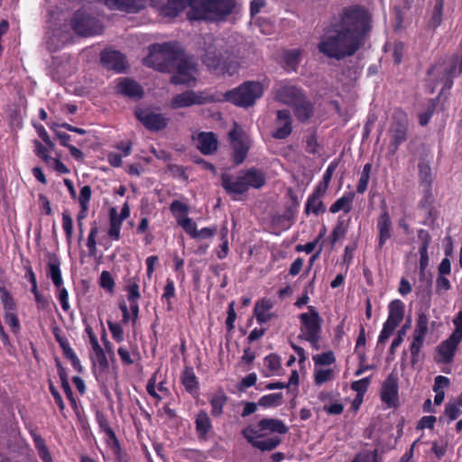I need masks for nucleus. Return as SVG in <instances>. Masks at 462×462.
<instances>
[{"mask_svg": "<svg viewBox=\"0 0 462 462\" xmlns=\"http://www.w3.org/2000/svg\"><path fill=\"white\" fill-rule=\"evenodd\" d=\"M313 360L317 365H329L335 363L336 358L334 353L332 351H328L314 356Z\"/></svg>", "mask_w": 462, "mask_h": 462, "instance_id": "nucleus-47", "label": "nucleus"}, {"mask_svg": "<svg viewBox=\"0 0 462 462\" xmlns=\"http://www.w3.org/2000/svg\"><path fill=\"white\" fill-rule=\"evenodd\" d=\"M453 324L455 329L451 335L438 346V352L446 364L453 361L457 346L462 341V311H459L454 318Z\"/></svg>", "mask_w": 462, "mask_h": 462, "instance_id": "nucleus-6", "label": "nucleus"}, {"mask_svg": "<svg viewBox=\"0 0 462 462\" xmlns=\"http://www.w3.org/2000/svg\"><path fill=\"white\" fill-rule=\"evenodd\" d=\"M462 407V393L459 394L455 400L449 401L445 405L444 414L448 417L449 421L457 420L461 414Z\"/></svg>", "mask_w": 462, "mask_h": 462, "instance_id": "nucleus-29", "label": "nucleus"}, {"mask_svg": "<svg viewBox=\"0 0 462 462\" xmlns=\"http://www.w3.org/2000/svg\"><path fill=\"white\" fill-rule=\"evenodd\" d=\"M300 51L299 50H291L285 54V62L290 67H295L299 64Z\"/></svg>", "mask_w": 462, "mask_h": 462, "instance_id": "nucleus-58", "label": "nucleus"}, {"mask_svg": "<svg viewBox=\"0 0 462 462\" xmlns=\"http://www.w3.org/2000/svg\"><path fill=\"white\" fill-rule=\"evenodd\" d=\"M71 27L74 32L81 36H92L102 32L99 22L87 12L79 10L71 19Z\"/></svg>", "mask_w": 462, "mask_h": 462, "instance_id": "nucleus-8", "label": "nucleus"}, {"mask_svg": "<svg viewBox=\"0 0 462 462\" xmlns=\"http://www.w3.org/2000/svg\"><path fill=\"white\" fill-rule=\"evenodd\" d=\"M146 66L171 74L170 82L172 85H197L199 64L194 57L186 54L176 42L150 45Z\"/></svg>", "mask_w": 462, "mask_h": 462, "instance_id": "nucleus-2", "label": "nucleus"}, {"mask_svg": "<svg viewBox=\"0 0 462 462\" xmlns=\"http://www.w3.org/2000/svg\"><path fill=\"white\" fill-rule=\"evenodd\" d=\"M32 439L38 455L42 462H54L43 439L37 433H32Z\"/></svg>", "mask_w": 462, "mask_h": 462, "instance_id": "nucleus-32", "label": "nucleus"}, {"mask_svg": "<svg viewBox=\"0 0 462 462\" xmlns=\"http://www.w3.org/2000/svg\"><path fill=\"white\" fill-rule=\"evenodd\" d=\"M256 381H257L256 374L251 373L241 380L237 388L240 392H244L245 389L254 385Z\"/></svg>", "mask_w": 462, "mask_h": 462, "instance_id": "nucleus-56", "label": "nucleus"}, {"mask_svg": "<svg viewBox=\"0 0 462 462\" xmlns=\"http://www.w3.org/2000/svg\"><path fill=\"white\" fill-rule=\"evenodd\" d=\"M332 375V370L331 369H319L316 370L314 374V380L316 384L320 385L328 380H330Z\"/></svg>", "mask_w": 462, "mask_h": 462, "instance_id": "nucleus-54", "label": "nucleus"}, {"mask_svg": "<svg viewBox=\"0 0 462 462\" xmlns=\"http://www.w3.org/2000/svg\"><path fill=\"white\" fill-rule=\"evenodd\" d=\"M370 380L369 377L363 378L358 381H355L351 384V389L356 391L358 394L363 395L368 388Z\"/></svg>", "mask_w": 462, "mask_h": 462, "instance_id": "nucleus-57", "label": "nucleus"}, {"mask_svg": "<svg viewBox=\"0 0 462 462\" xmlns=\"http://www.w3.org/2000/svg\"><path fill=\"white\" fill-rule=\"evenodd\" d=\"M276 129L272 133L274 139H286L292 132V118L290 110L282 109L276 113Z\"/></svg>", "mask_w": 462, "mask_h": 462, "instance_id": "nucleus-15", "label": "nucleus"}, {"mask_svg": "<svg viewBox=\"0 0 462 462\" xmlns=\"http://www.w3.org/2000/svg\"><path fill=\"white\" fill-rule=\"evenodd\" d=\"M451 288L450 282L445 275L439 274L436 281V291L441 293L443 291H448Z\"/></svg>", "mask_w": 462, "mask_h": 462, "instance_id": "nucleus-60", "label": "nucleus"}, {"mask_svg": "<svg viewBox=\"0 0 462 462\" xmlns=\"http://www.w3.org/2000/svg\"><path fill=\"white\" fill-rule=\"evenodd\" d=\"M152 7L158 9L160 15L175 18L189 6L187 13L189 21H220L230 14L235 7V0H167L157 5L154 0H147Z\"/></svg>", "mask_w": 462, "mask_h": 462, "instance_id": "nucleus-3", "label": "nucleus"}, {"mask_svg": "<svg viewBox=\"0 0 462 462\" xmlns=\"http://www.w3.org/2000/svg\"><path fill=\"white\" fill-rule=\"evenodd\" d=\"M226 397L225 395H217L214 396L211 400L212 406V414L216 417H218L223 412V407L226 404Z\"/></svg>", "mask_w": 462, "mask_h": 462, "instance_id": "nucleus-46", "label": "nucleus"}, {"mask_svg": "<svg viewBox=\"0 0 462 462\" xmlns=\"http://www.w3.org/2000/svg\"><path fill=\"white\" fill-rule=\"evenodd\" d=\"M5 321L9 325L14 331L20 328L19 320L16 314L14 311H6L5 314Z\"/></svg>", "mask_w": 462, "mask_h": 462, "instance_id": "nucleus-63", "label": "nucleus"}, {"mask_svg": "<svg viewBox=\"0 0 462 462\" xmlns=\"http://www.w3.org/2000/svg\"><path fill=\"white\" fill-rule=\"evenodd\" d=\"M407 132L408 119L406 115L402 111L395 112L393 122L389 130L391 141L388 146V152L390 154H395L399 146L406 141Z\"/></svg>", "mask_w": 462, "mask_h": 462, "instance_id": "nucleus-7", "label": "nucleus"}, {"mask_svg": "<svg viewBox=\"0 0 462 462\" xmlns=\"http://www.w3.org/2000/svg\"><path fill=\"white\" fill-rule=\"evenodd\" d=\"M181 383L185 389L193 393L198 390V380L191 366H187L181 374Z\"/></svg>", "mask_w": 462, "mask_h": 462, "instance_id": "nucleus-31", "label": "nucleus"}, {"mask_svg": "<svg viewBox=\"0 0 462 462\" xmlns=\"http://www.w3.org/2000/svg\"><path fill=\"white\" fill-rule=\"evenodd\" d=\"M203 64L216 75L232 76L239 68L241 47L222 38L208 34L203 37Z\"/></svg>", "mask_w": 462, "mask_h": 462, "instance_id": "nucleus-4", "label": "nucleus"}, {"mask_svg": "<svg viewBox=\"0 0 462 462\" xmlns=\"http://www.w3.org/2000/svg\"><path fill=\"white\" fill-rule=\"evenodd\" d=\"M308 313H301L299 316L301 327L300 331L301 334L299 336V338H306L310 337V339L315 337L321 334V326H322V319L319 316L318 310L313 306H309Z\"/></svg>", "mask_w": 462, "mask_h": 462, "instance_id": "nucleus-9", "label": "nucleus"}, {"mask_svg": "<svg viewBox=\"0 0 462 462\" xmlns=\"http://www.w3.org/2000/svg\"><path fill=\"white\" fill-rule=\"evenodd\" d=\"M2 302L4 304V309L6 311H14L15 310V303L13 299V297L5 291L2 293Z\"/></svg>", "mask_w": 462, "mask_h": 462, "instance_id": "nucleus-64", "label": "nucleus"}, {"mask_svg": "<svg viewBox=\"0 0 462 462\" xmlns=\"http://www.w3.org/2000/svg\"><path fill=\"white\" fill-rule=\"evenodd\" d=\"M420 183L423 188H431L432 173L429 163L422 160L418 164Z\"/></svg>", "mask_w": 462, "mask_h": 462, "instance_id": "nucleus-34", "label": "nucleus"}, {"mask_svg": "<svg viewBox=\"0 0 462 462\" xmlns=\"http://www.w3.org/2000/svg\"><path fill=\"white\" fill-rule=\"evenodd\" d=\"M257 428L258 429L256 430H259V433L269 432L286 434L289 430V428L282 420L273 418H264L260 420L257 423Z\"/></svg>", "mask_w": 462, "mask_h": 462, "instance_id": "nucleus-21", "label": "nucleus"}, {"mask_svg": "<svg viewBox=\"0 0 462 462\" xmlns=\"http://www.w3.org/2000/svg\"><path fill=\"white\" fill-rule=\"evenodd\" d=\"M127 291L128 305L124 300L119 304L125 322H128L131 319L135 320L139 312V307L137 303V300L140 298L139 286L135 283L131 284L128 286Z\"/></svg>", "mask_w": 462, "mask_h": 462, "instance_id": "nucleus-11", "label": "nucleus"}, {"mask_svg": "<svg viewBox=\"0 0 462 462\" xmlns=\"http://www.w3.org/2000/svg\"><path fill=\"white\" fill-rule=\"evenodd\" d=\"M106 441L116 458L118 461L123 462L122 449L113 430H107V433H106Z\"/></svg>", "mask_w": 462, "mask_h": 462, "instance_id": "nucleus-35", "label": "nucleus"}, {"mask_svg": "<svg viewBox=\"0 0 462 462\" xmlns=\"http://www.w3.org/2000/svg\"><path fill=\"white\" fill-rule=\"evenodd\" d=\"M404 304L400 300H394L389 304V316L386 322L398 327L403 319Z\"/></svg>", "mask_w": 462, "mask_h": 462, "instance_id": "nucleus-27", "label": "nucleus"}, {"mask_svg": "<svg viewBox=\"0 0 462 462\" xmlns=\"http://www.w3.org/2000/svg\"><path fill=\"white\" fill-rule=\"evenodd\" d=\"M275 99L284 105L293 106L302 96L301 89L286 82H280L274 88Z\"/></svg>", "mask_w": 462, "mask_h": 462, "instance_id": "nucleus-12", "label": "nucleus"}, {"mask_svg": "<svg viewBox=\"0 0 462 462\" xmlns=\"http://www.w3.org/2000/svg\"><path fill=\"white\" fill-rule=\"evenodd\" d=\"M98 226L97 222H93L91 224L90 232L87 241V247L88 249V254L90 256H94L97 254V241L96 236L98 234Z\"/></svg>", "mask_w": 462, "mask_h": 462, "instance_id": "nucleus-42", "label": "nucleus"}, {"mask_svg": "<svg viewBox=\"0 0 462 462\" xmlns=\"http://www.w3.org/2000/svg\"><path fill=\"white\" fill-rule=\"evenodd\" d=\"M170 119L160 113H146V129L152 132H159L165 129Z\"/></svg>", "mask_w": 462, "mask_h": 462, "instance_id": "nucleus-26", "label": "nucleus"}, {"mask_svg": "<svg viewBox=\"0 0 462 462\" xmlns=\"http://www.w3.org/2000/svg\"><path fill=\"white\" fill-rule=\"evenodd\" d=\"M196 430L199 438H205L211 429V421L205 411H200L196 418Z\"/></svg>", "mask_w": 462, "mask_h": 462, "instance_id": "nucleus-33", "label": "nucleus"}, {"mask_svg": "<svg viewBox=\"0 0 462 462\" xmlns=\"http://www.w3.org/2000/svg\"><path fill=\"white\" fill-rule=\"evenodd\" d=\"M381 398L389 407L395 406L398 401V379L393 374L383 383Z\"/></svg>", "mask_w": 462, "mask_h": 462, "instance_id": "nucleus-18", "label": "nucleus"}, {"mask_svg": "<svg viewBox=\"0 0 462 462\" xmlns=\"http://www.w3.org/2000/svg\"><path fill=\"white\" fill-rule=\"evenodd\" d=\"M229 137L234 143V162L236 164H240L246 157L248 147L240 139L239 134L236 130L229 132Z\"/></svg>", "mask_w": 462, "mask_h": 462, "instance_id": "nucleus-25", "label": "nucleus"}, {"mask_svg": "<svg viewBox=\"0 0 462 462\" xmlns=\"http://www.w3.org/2000/svg\"><path fill=\"white\" fill-rule=\"evenodd\" d=\"M254 313L259 324L266 323L273 317V313H266L260 310V306H254Z\"/></svg>", "mask_w": 462, "mask_h": 462, "instance_id": "nucleus-59", "label": "nucleus"}, {"mask_svg": "<svg viewBox=\"0 0 462 462\" xmlns=\"http://www.w3.org/2000/svg\"><path fill=\"white\" fill-rule=\"evenodd\" d=\"M428 316L425 313L420 312L418 316L413 334V339H415V341H424L425 336L428 333Z\"/></svg>", "mask_w": 462, "mask_h": 462, "instance_id": "nucleus-36", "label": "nucleus"}, {"mask_svg": "<svg viewBox=\"0 0 462 462\" xmlns=\"http://www.w3.org/2000/svg\"><path fill=\"white\" fill-rule=\"evenodd\" d=\"M221 184L226 192L231 195L234 199H237V196L247 192L241 172L237 176L223 173L221 175Z\"/></svg>", "mask_w": 462, "mask_h": 462, "instance_id": "nucleus-14", "label": "nucleus"}, {"mask_svg": "<svg viewBox=\"0 0 462 462\" xmlns=\"http://www.w3.org/2000/svg\"><path fill=\"white\" fill-rule=\"evenodd\" d=\"M91 188L88 185H86L81 188L79 197V205H87L88 206L89 200L91 199Z\"/></svg>", "mask_w": 462, "mask_h": 462, "instance_id": "nucleus-62", "label": "nucleus"}, {"mask_svg": "<svg viewBox=\"0 0 462 462\" xmlns=\"http://www.w3.org/2000/svg\"><path fill=\"white\" fill-rule=\"evenodd\" d=\"M434 197L431 191V188H423V197L420 201L419 207L420 209H425L433 207Z\"/></svg>", "mask_w": 462, "mask_h": 462, "instance_id": "nucleus-49", "label": "nucleus"}, {"mask_svg": "<svg viewBox=\"0 0 462 462\" xmlns=\"http://www.w3.org/2000/svg\"><path fill=\"white\" fill-rule=\"evenodd\" d=\"M264 365L270 371L275 372L281 367V358L276 354H270L265 356Z\"/></svg>", "mask_w": 462, "mask_h": 462, "instance_id": "nucleus-50", "label": "nucleus"}, {"mask_svg": "<svg viewBox=\"0 0 462 462\" xmlns=\"http://www.w3.org/2000/svg\"><path fill=\"white\" fill-rule=\"evenodd\" d=\"M397 327L385 321L378 337V345L384 344Z\"/></svg>", "mask_w": 462, "mask_h": 462, "instance_id": "nucleus-55", "label": "nucleus"}, {"mask_svg": "<svg viewBox=\"0 0 462 462\" xmlns=\"http://www.w3.org/2000/svg\"><path fill=\"white\" fill-rule=\"evenodd\" d=\"M241 173L245 182L247 190L250 188L256 189H261L265 184V175L259 169L253 167L246 171H241Z\"/></svg>", "mask_w": 462, "mask_h": 462, "instance_id": "nucleus-22", "label": "nucleus"}, {"mask_svg": "<svg viewBox=\"0 0 462 462\" xmlns=\"http://www.w3.org/2000/svg\"><path fill=\"white\" fill-rule=\"evenodd\" d=\"M293 112L297 119L301 123H308L314 116V105L305 95L293 106Z\"/></svg>", "mask_w": 462, "mask_h": 462, "instance_id": "nucleus-19", "label": "nucleus"}, {"mask_svg": "<svg viewBox=\"0 0 462 462\" xmlns=\"http://www.w3.org/2000/svg\"><path fill=\"white\" fill-rule=\"evenodd\" d=\"M371 169H372V165L370 163L365 164L362 173H361V177L358 180V184L356 187V191L358 193L362 194L366 190L368 181H369Z\"/></svg>", "mask_w": 462, "mask_h": 462, "instance_id": "nucleus-44", "label": "nucleus"}, {"mask_svg": "<svg viewBox=\"0 0 462 462\" xmlns=\"http://www.w3.org/2000/svg\"><path fill=\"white\" fill-rule=\"evenodd\" d=\"M118 93L133 98H141L143 96L142 87L134 80L125 78L116 86Z\"/></svg>", "mask_w": 462, "mask_h": 462, "instance_id": "nucleus-24", "label": "nucleus"}, {"mask_svg": "<svg viewBox=\"0 0 462 462\" xmlns=\"http://www.w3.org/2000/svg\"><path fill=\"white\" fill-rule=\"evenodd\" d=\"M326 192L315 188L313 193L308 198L305 205V213L310 214V212L316 216L325 213L326 207L323 204L321 198Z\"/></svg>", "mask_w": 462, "mask_h": 462, "instance_id": "nucleus-23", "label": "nucleus"}, {"mask_svg": "<svg viewBox=\"0 0 462 462\" xmlns=\"http://www.w3.org/2000/svg\"><path fill=\"white\" fill-rule=\"evenodd\" d=\"M100 286L108 291H112L115 286V282L107 271H103L100 275Z\"/></svg>", "mask_w": 462, "mask_h": 462, "instance_id": "nucleus-53", "label": "nucleus"}, {"mask_svg": "<svg viewBox=\"0 0 462 462\" xmlns=\"http://www.w3.org/2000/svg\"><path fill=\"white\" fill-rule=\"evenodd\" d=\"M178 224L181 226L187 234L194 238L195 234L197 233V225L191 218L188 217H185L182 219L179 218Z\"/></svg>", "mask_w": 462, "mask_h": 462, "instance_id": "nucleus-48", "label": "nucleus"}, {"mask_svg": "<svg viewBox=\"0 0 462 462\" xmlns=\"http://www.w3.org/2000/svg\"><path fill=\"white\" fill-rule=\"evenodd\" d=\"M443 0H436L431 19L430 21V26L432 27L433 29H436L441 23L443 15Z\"/></svg>", "mask_w": 462, "mask_h": 462, "instance_id": "nucleus-41", "label": "nucleus"}, {"mask_svg": "<svg viewBox=\"0 0 462 462\" xmlns=\"http://www.w3.org/2000/svg\"><path fill=\"white\" fill-rule=\"evenodd\" d=\"M122 220L118 218L116 208L110 210V227L108 229V236L114 240H118L120 236Z\"/></svg>", "mask_w": 462, "mask_h": 462, "instance_id": "nucleus-38", "label": "nucleus"}, {"mask_svg": "<svg viewBox=\"0 0 462 462\" xmlns=\"http://www.w3.org/2000/svg\"><path fill=\"white\" fill-rule=\"evenodd\" d=\"M92 360L94 364H98L100 368L106 369L108 367V361L105 355L104 350L102 349L101 346H97L95 347H92Z\"/></svg>", "mask_w": 462, "mask_h": 462, "instance_id": "nucleus-43", "label": "nucleus"}, {"mask_svg": "<svg viewBox=\"0 0 462 462\" xmlns=\"http://www.w3.org/2000/svg\"><path fill=\"white\" fill-rule=\"evenodd\" d=\"M209 100L210 98L205 96L203 92L196 93L192 90H186L173 97L171 99V106L174 109H178L193 105H203Z\"/></svg>", "mask_w": 462, "mask_h": 462, "instance_id": "nucleus-13", "label": "nucleus"}, {"mask_svg": "<svg viewBox=\"0 0 462 462\" xmlns=\"http://www.w3.org/2000/svg\"><path fill=\"white\" fill-rule=\"evenodd\" d=\"M337 166H338L337 161H333L328 165V167L327 168V170L323 175L322 180L317 185V187H316L317 189H320L321 191L327 192L329 183L331 181L332 176L334 174V171H336Z\"/></svg>", "mask_w": 462, "mask_h": 462, "instance_id": "nucleus-40", "label": "nucleus"}, {"mask_svg": "<svg viewBox=\"0 0 462 462\" xmlns=\"http://www.w3.org/2000/svg\"><path fill=\"white\" fill-rule=\"evenodd\" d=\"M242 435L252 447L261 451H272L282 443V439L278 436L268 438L264 440H259L258 439L263 438L265 433H259V430L251 426L244 429Z\"/></svg>", "mask_w": 462, "mask_h": 462, "instance_id": "nucleus-10", "label": "nucleus"}, {"mask_svg": "<svg viewBox=\"0 0 462 462\" xmlns=\"http://www.w3.org/2000/svg\"><path fill=\"white\" fill-rule=\"evenodd\" d=\"M60 265V263L58 259H53V260L50 261L48 263V267H49L48 275L50 276L53 284L57 288H60L63 283Z\"/></svg>", "mask_w": 462, "mask_h": 462, "instance_id": "nucleus-37", "label": "nucleus"}, {"mask_svg": "<svg viewBox=\"0 0 462 462\" xmlns=\"http://www.w3.org/2000/svg\"><path fill=\"white\" fill-rule=\"evenodd\" d=\"M371 30L372 14L367 8L359 5L344 7L323 29L318 50L337 60L353 56L365 45Z\"/></svg>", "mask_w": 462, "mask_h": 462, "instance_id": "nucleus-1", "label": "nucleus"}, {"mask_svg": "<svg viewBox=\"0 0 462 462\" xmlns=\"http://www.w3.org/2000/svg\"><path fill=\"white\" fill-rule=\"evenodd\" d=\"M346 226L342 220H338L336 226L331 233V242L335 244L337 240L342 238L346 233Z\"/></svg>", "mask_w": 462, "mask_h": 462, "instance_id": "nucleus-52", "label": "nucleus"}, {"mask_svg": "<svg viewBox=\"0 0 462 462\" xmlns=\"http://www.w3.org/2000/svg\"><path fill=\"white\" fill-rule=\"evenodd\" d=\"M141 0H105L107 7L114 10L134 12L139 8Z\"/></svg>", "mask_w": 462, "mask_h": 462, "instance_id": "nucleus-28", "label": "nucleus"}, {"mask_svg": "<svg viewBox=\"0 0 462 462\" xmlns=\"http://www.w3.org/2000/svg\"><path fill=\"white\" fill-rule=\"evenodd\" d=\"M382 212L377 219L378 248L382 249L385 242L392 236V220L385 202L381 206Z\"/></svg>", "mask_w": 462, "mask_h": 462, "instance_id": "nucleus-16", "label": "nucleus"}, {"mask_svg": "<svg viewBox=\"0 0 462 462\" xmlns=\"http://www.w3.org/2000/svg\"><path fill=\"white\" fill-rule=\"evenodd\" d=\"M355 194L353 192H349L346 195L337 199L329 208V211L333 214L343 210L346 213H348L352 209V203L354 199Z\"/></svg>", "mask_w": 462, "mask_h": 462, "instance_id": "nucleus-30", "label": "nucleus"}, {"mask_svg": "<svg viewBox=\"0 0 462 462\" xmlns=\"http://www.w3.org/2000/svg\"><path fill=\"white\" fill-rule=\"evenodd\" d=\"M102 64L109 69L118 73L124 72L126 69L125 57L117 51L106 50L101 53Z\"/></svg>", "mask_w": 462, "mask_h": 462, "instance_id": "nucleus-17", "label": "nucleus"}, {"mask_svg": "<svg viewBox=\"0 0 462 462\" xmlns=\"http://www.w3.org/2000/svg\"><path fill=\"white\" fill-rule=\"evenodd\" d=\"M62 228L65 232L68 243L70 244L73 235V221L70 214L67 210L62 213Z\"/></svg>", "mask_w": 462, "mask_h": 462, "instance_id": "nucleus-45", "label": "nucleus"}, {"mask_svg": "<svg viewBox=\"0 0 462 462\" xmlns=\"http://www.w3.org/2000/svg\"><path fill=\"white\" fill-rule=\"evenodd\" d=\"M282 399L283 394L282 393H271L261 397L258 405L264 408L277 407L282 404Z\"/></svg>", "mask_w": 462, "mask_h": 462, "instance_id": "nucleus-39", "label": "nucleus"}, {"mask_svg": "<svg viewBox=\"0 0 462 462\" xmlns=\"http://www.w3.org/2000/svg\"><path fill=\"white\" fill-rule=\"evenodd\" d=\"M424 341H415V339L412 340V343L411 345V363L412 366H415V365L419 361V356L420 349L423 346Z\"/></svg>", "mask_w": 462, "mask_h": 462, "instance_id": "nucleus-51", "label": "nucleus"}, {"mask_svg": "<svg viewBox=\"0 0 462 462\" xmlns=\"http://www.w3.org/2000/svg\"><path fill=\"white\" fill-rule=\"evenodd\" d=\"M197 141L198 149L205 155L212 154L217 150L218 141L212 132H200Z\"/></svg>", "mask_w": 462, "mask_h": 462, "instance_id": "nucleus-20", "label": "nucleus"}, {"mask_svg": "<svg viewBox=\"0 0 462 462\" xmlns=\"http://www.w3.org/2000/svg\"><path fill=\"white\" fill-rule=\"evenodd\" d=\"M263 94V86L259 81H245L239 87L226 91L225 100L240 107L253 106Z\"/></svg>", "mask_w": 462, "mask_h": 462, "instance_id": "nucleus-5", "label": "nucleus"}, {"mask_svg": "<svg viewBox=\"0 0 462 462\" xmlns=\"http://www.w3.org/2000/svg\"><path fill=\"white\" fill-rule=\"evenodd\" d=\"M437 420L435 416H423L418 422L417 429H430L432 430L434 428V424Z\"/></svg>", "mask_w": 462, "mask_h": 462, "instance_id": "nucleus-61", "label": "nucleus"}]
</instances>
